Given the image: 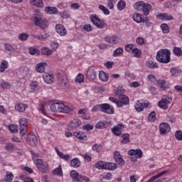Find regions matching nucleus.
I'll return each instance as SVG.
<instances>
[{
    "instance_id": "nucleus-22",
    "label": "nucleus",
    "mask_w": 182,
    "mask_h": 182,
    "mask_svg": "<svg viewBox=\"0 0 182 182\" xmlns=\"http://www.w3.org/2000/svg\"><path fill=\"white\" fill-rule=\"evenodd\" d=\"M45 65H46V63L41 62L37 63L36 65V72L38 73H43V72H45Z\"/></svg>"
},
{
    "instance_id": "nucleus-20",
    "label": "nucleus",
    "mask_w": 182,
    "mask_h": 182,
    "mask_svg": "<svg viewBox=\"0 0 182 182\" xmlns=\"http://www.w3.org/2000/svg\"><path fill=\"white\" fill-rule=\"evenodd\" d=\"M55 150L58 156L60 157V159H63V160H65V161H69V160H70V156H69V154L64 155L63 153L60 152V151H59V149L56 147H55Z\"/></svg>"
},
{
    "instance_id": "nucleus-39",
    "label": "nucleus",
    "mask_w": 182,
    "mask_h": 182,
    "mask_svg": "<svg viewBox=\"0 0 182 182\" xmlns=\"http://www.w3.org/2000/svg\"><path fill=\"white\" fill-rule=\"evenodd\" d=\"M79 173H77V171H71L70 172V177L72 178V180L74 181L79 182Z\"/></svg>"
},
{
    "instance_id": "nucleus-17",
    "label": "nucleus",
    "mask_w": 182,
    "mask_h": 182,
    "mask_svg": "<svg viewBox=\"0 0 182 182\" xmlns=\"http://www.w3.org/2000/svg\"><path fill=\"white\" fill-rule=\"evenodd\" d=\"M43 79L46 83L51 85V83L55 80V77L52 74L45 73L43 75Z\"/></svg>"
},
{
    "instance_id": "nucleus-44",
    "label": "nucleus",
    "mask_w": 182,
    "mask_h": 182,
    "mask_svg": "<svg viewBox=\"0 0 182 182\" xmlns=\"http://www.w3.org/2000/svg\"><path fill=\"white\" fill-rule=\"evenodd\" d=\"M136 48V46L134 44H128L125 46V50L128 53H132L133 50Z\"/></svg>"
},
{
    "instance_id": "nucleus-38",
    "label": "nucleus",
    "mask_w": 182,
    "mask_h": 182,
    "mask_svg": "<svg viewBox=\"0 0 182 182\" xmlns=\"http://www.w3.org/2000/svg\"><path fill=\"white\" fill-rule=\"evenodd\" d=\"M71 167H74L75 168H77V167H80V161L79 159L74 158L71 162Z\"/></svg>"
},
{
    "instance_id": "nucleus-19",
    "label": "nucleus",
    "mask_w": 182,
    "mask_h": 182,
    "mask_svg": "<svg viewBox=\"0 0 182 182\" xmlns=\"http://www.w3.org/2000/svg\"><path fill=\"white\" fill-rule=\"evenodd\" d=\"M135 110L137 112H143L145 107H147V104L143 103V102L138 100L134 105Z\"/></svg>"
},
{
    "instance_id": "nucleus-42",
    "label": "nucleus",
    "mask_w": 182,
    "mask_h": 182,
    "mask_svg": "<svg viewBox=\"0 0 182 182\" xmlns=\"http://www.w3.org/2000/svg\"><path fill=\"white\" fill-rule=\"evenodd\" d=\"M107 122L106 121H102L98 122L96 125L95 127L96 129H106L107 127Z\"/></svg>"
},
{
    "instance_id": "nucleus-64",
    "label": "nucleus",
    "mask_w": 182,
    "mask_h": 182,
    "mask_svg": "<svg viewBox=\"0 0 182 182\" xmlns=\"http://www.w3.org/2000/svg\"><path fill=\"white\" fill-rule=\"evenodd\" d=\"M175 137L176 140L182 141V132L181 131H176L175 132Z\"/></svg>"
},
{
    "instance_id": "nucleus-10",
    "label": "nucleus",
    "mask_w": 182,
    "mask_h": 182,
    "mask_svg": "<svg viewBox=\"0 0 182 182\" xmlns=\"http://www.w3.org/2000/svg\"><path fill=\"white\" fill-rule=\"evenodd\" d=\"M20 123V134L25 136L28 133V119L26 118H21L19 121Z\"/></svg>"
},
{
    "instance_id": "nucleus-6",
    "label": "nucleus",
    "mask_w": 182,
    "mask_h": 182,
    "mask_svg": "<svg viewBox=\"0 0 182 182\" xmlns=\"http://www.w3.org/2000/svg\"><path fill=\"white\" fill-rule=\"evenodd\" d=\"M58 79V85L63 87V89H66L68 86H69V81L68 80V77L66 76V73L63 71L59 72L57 75Z\"/></svg>"
},
{
    "instance_id": "nucleus-14",
    "label": "nucleus",
    "mask_w": 182,
    "mask_h": 182,
    "mask_svg": "<svg viewBox=\"0 0 182 182\" xmlns=\"http://www.w3.org/2000/svg\"><path fill=\"white\" fill-rule=\"evenodd\" d=\"M27 142L30 146H37L38 145V138L35 134H29L27 136Z\"/></svg>"
},
{
    "instance_id": "nucleus-30",
    "label": "nucleus",
    "mask_w": 182,
    "mask_h": 182,
    "mask_svg": "<svg viewBox=\"0 0 182 182\" xmlns=\"http://www.w3.org/2000/svg\"><path fill=\"white\" fill-rule=\"evenodd\" d=\"M9 68V64L6 60H2L0 65V73H4Z\"/></svg>"
},
{
    "instance_id": "nucleus-51",
    "label": "nucleus",
    "mask_w": 182,
    "mask_h": 182,
    "mask_svg": "<svg viewBox=\"0 0 182 182\" xmlns=\"http://www.w3.org/2000/svg\"><path fill=\"white\" fill-rule=\"evenodd\" d=\"M28 38H29V34L26 33H21L18 34V39L23 42L25 41H27Z\"/></svg>"
},
{
    "instance_id": "nucleus-59",
    "label": "nucleus",
    "mask_w": 182,
    "mask_h": 182,
    "mask_svg": "<svg viewBox=\"0 0 182 182\" xmlns=\"http://www.w3.org/2000/svg\"><path fill=\"white\" fill-rule=\"evenodd\" d=\"M171 73L172 76H178V75H180V73H181V71L177 68H171Z\"/></svg>"
},
{
    "instance_id": "nucleus-61",
    "label": "nucleus",
    "mask_w": 182,
    "mask_h": 182,
    "mask_svg": "<svg viewBox=\"0 0 182 182\" xmlns=\"http://www.w3.org/2000/svg\"><path fill=\"white\" fill-rule=\"evenodd\" d=\"M81 29L85 31V32H92V26L90 24H85Z\"/></svg>"
},
{
    "instance_id": "nucleus-57",
    "label": "nucleus",
    "mask_w": 182,
    "mask_h": 182,
    "mask_svg": "<svg viewBox=\"0 0 182 182\" xmlns=\"http://www.w3.org/2000/svg\"><path fill=\"white\" fill-rule=\"evenodd\" d=\"M85 76L82 74L80 73L75 77V82H77V83H82L83 82Z\"/></svg>"
},
{
    "instance_id": "nucleus-34",
    "label": "nucleus",
    "mask_w": 182,
    "mask_h": 182,
    "mask_svg": "<svg viewBox=\"0 0 182 182\" xmlns=\"http://www.w3.org/2000/svg\"><path fill=\"white\" fill-rule=\"evenodd\" d=\"M130 143V134H122V140L121 141V144H127Z\"/></svg>"
},
{
    "instance_id": "nucleus-7",
    "label": "nucleus",
    "mask_w": 182,
    "mask_h": 182,
    "mask_svg": "<svg viewBox=\"0 0 182 182\" xmlns=\"http://www.w3.org/2000/svg\"><path fill=\"white\" fill-rule=\"evenodd\" d=\"M173 102V99L168 95H164L161 100L159 102L158 106L163 110H167L168 109V105Z\"/></svg>"
},
{
    "instance_id": "nucleus-16",
    "label": "nucleus",
    "mask_w": 182,
    "mask_h": 182,
    "mask_svg": "<svg viewBox=\"0 0 182 182\" xmlns=\"http://www.w3.org/2000/svg\"><path fill=\"white\" fill-rule=\"evenodd\" d=\"M171 128L170 127V125L164 122L159 125V131L161 134H166V133H168Z\"/></svg>"
},
{
    "instance_id": "nucleus-32",
    "label": "nucleus",
    "mask_w": 182,
    "mask_h": 182,
    "mask_svg": "<svg viewBox=\"0 0 182 182\" xmlns=\"http://www.w3.org/2000/svg\"><path fill=\"white\" fill-rule=\"evenodd\" d=\"M99 77L102 82H107L109 80V75L105 73V71H100Z\"/></svg>"
},
{
    "instance_id": "nucleus-4",
    "label": "nucleus",
    "mask_w": 182,
    "mask_h": 182,
    "mask_svg": "<svg viewBox=\"0 0 182 182\" xmlns=\"http://www.w3.org/2000/svg\"><path fill=\"white\" fill-rule=\"evenodd\" d=\"M170 55V50L167 49H161L156 53V60L157 62H159V63H169L171 60Z\"/></svg>"
},
{
    "instance_id": "nucleus-5",
    "label": "nucleus",
    "mask_w": 182,
    "mask_h": 182,
    "mask_svg": "<svg viewBox=\"0 0 182 182\" xmlns=\"http://www.w3.org/2000/svg\"><path fill=\"white\" fill-rule=\"evenodd\" d=\"M123 93H124V90L117 88V95H118L119 99L117 107H123V106L127 105L129 103V97L123 95Z\"/></svg>"
},
{
    "instance_id": "nucleus-58",
    "label": "nucleus",
    "mask_w": 182,
    "mask_h": 182,
    "mask_svg": "<svg viewBox=\"0 0 182 182\" xmlns=\"http://www.w3.org/2000/svg\"><path fill=\"white\" fill-rule=\"evenodd\" d=\"M101 178L103 180H112V173H107L100 175Z\"/></svg>"
},
{
    "instance_id": "nucleus-18",
    "label": "nucleus",
    "mask_w": 182,
    "mask_h": 182,
    "mask_svg": "<svg viewBox=\"0 0 182 182\" xmlns=\"http://www.w3.org/2000/svg\"><path fill=\"white\" fill-rule=\"evenodd\" d=\"M44 11L48 15H57L59 12L58 8L55 6H46Z\"/></svg>"
},
{
    "instance_id": "nucleus-15",
    "label": "nucleus",
    "mask_w": 182,
    "mask_h": 182,
    "mask_svg": "<svg viewBox=\"0 0 182 182\" xmlns=\"http://www.w3.org/2000/svg\"><path fill=\"white\" fill-rule=\"evenodd\" d=\"M123 129H124V124H118L112 129V133H114V134H115V136H120L122 134V130H123Z\"/></svg>"
},
{
    "instance_id": "nucleus-29",
    "label": "nucleus",
    "mask_w": 182,
    "mask_h": 182,
    "mask_svg": "<svg viewBox=\"0 0 182 182\" xmlns=\"http://www.w3.org/2000/svg\"><path fill=\"white\" fill-rule=\"evenodd\" d=\"M31 5L33 6H36L37 8L43 7V0H30Z\"/></svg>"
},
{
    "instance_id": "nucleus-46",
    "label": "nucleus",
    "mask_w": 182,
    "mask_h": 182,
    "mask_svg": "<svg viewBox=\"0 0 182 182\" xmlns=\"http://www.w3.org/2000/svg\"><path fill=\"white\" fill-rule=\"evenodd\" d=\"M131 53L134 55V58H140V56H141V50L137 48V47H135Z\"/></svg>"
},
{
    "instance_id": "nucleus-31",
    "label": "nucleus",
    "mask_w": 182,
    "mask_h": 182,
    "mask_svg": "<svg viewBox=\"0 0 182 182\" xmlns=\"http://www.w3.org/2000/svg\"><path fill=\"white\" fill-rule=\"evenodd\" d=\"M146 66H147L149 69H157L159 68L157 63L154 62L153 60L146 61Z\"/></svg>"
},
{
    "instance_id": "nucleus-24",
    "label": "nucleus",
    "mask_w": 182,
    "mask_h": 182,
    "mask_svg": "<svg viewBox=\"0 0 182 182\" xmlns=\"http://www.w3.org/2000/svg\"><path fill=\"white\" fill-rule=\"evenodd\" d=\"M28 107V105L26 104L23 103H19L16 105H15V109L17 112H19V113H22L26 110V108Z\"/></svg>"
},
{
    "instance_id": "nucleus-12",
    "label": "nucleus",
    "mask_w": 182,
    "mask_h": 182,
    "mask_svg": "<svg viewBox=\"0 0 182 182\" xmlns=\"http://www.w3.org/2000/svg\"><path fill=\"white\" fill-rule=\"evenodd\" d=\"M114 156V159L116 161V163H117V164H119V166H124V160H123V159L122 158V155H120V152L115 151H114L113 154Z\"/></svg>"
},
{
    "instance_id": "nucleus-53",
    "label": "nucleus",
    "mask_w": 182,
    "mask_h": 182,
    "mask_svg": "<svg viewBox=\"0 0 182 182\" xmlns=\"http://www.w3.org/2000/svg\"><path fill=\"white\" fill-rule=\"evenodd\" d=\"M33 38L38 39V41H46V39H48V34H41L39 36L33 35Z\"/></svg>"
},
{
    "instance_id": "nucleus-28",
    "label": "nucleus",
    "mask_w": 182,
    "mask_h": 182,
    "mask_svg": "<svg viewBox=\"0 0 182 182\" xmlns=\"http://www.w3.org/2000/svg\"><path fill=\"white\" fill-rule=\"evenodd\" d=\"M150 10H151V5L144 3L141 11L145 16L150 14Z\"/></svg>"
},
{
    "instance_id": "nucleus-43",
    "label": "nucleus",
    "mask_w": 182,
    "mask_h": 182,
    "mask_svg": "<svg viewBox=\"0 0 182 182\" xmlns=\"http://www.w3.org/2000/svg\"><path fill=\"white\" fill-rule=\"evenodd\" d=\"M53 174L55 176H59L60 177H62V176L63 175L62 172V165H60L58 168L54 169Z\"/></svg>"
},
{
    "instance_id": "nucleus-13",
    "label": "nucleus",
    "mask_w": 182,
    "mask_h": 182,
    "mask_svg": "<svg viewBox=\"0 0 182 182\" xmlns=\"http://www.w3.org/2000/svg\"><path fill=\"white\" fill-rule=\"evenodd\" d=\"M55 31L60 36H66L68 33L66 28L62 24H57L55 26Z\"/></svg>"
},
{
    "instance_id": "nucleus-27",
    "label": "nucleus",
    "mask_w": 182,
    "mask_h": 182,
    "mask_svg": "<svg viewBox=\"0 0 182 182\" xmlns=\"http://www.w3.org/2000/svg\"><path fill=\"white\" fill-rule=\"evenodd\" d=\"M82 124V122L79 119H74L70 123V127L72 129H76Z\"/></svg>"
},
{
    "instance_id": "nucleus-55",
    "label": "nucleus",
    "mask_w": 182,
    "mask_h": 182,
    "mask_svg": "<svg viewBox=\"0 0 182 182\" xmlns=\"http://www.w3.org/2000/svg\"><path fill=\"white\" fill-rule=\"evenodd\" d=\"M123 53V49L122 48H118L116 50H114L112 56H120Z\"/></svg>"
},
{
    "instance_id": "nucleus-8",
    "label": "nucleus",
    "mask_w": 182,
    "mask_h": 182,
    "mask_svg": "<svg viewBox=\"0 0 182 182\" xmlns=\"http://www.w3.org/2000/svg\"><path fill=\"white\" fill-rule=\"evenodd\" d=\"M129 156H132L131 161L133 162L137 161V159H141L143 157V151L141 149H130L128 151Z\"/></svg>"
},
{
    "instance_id": "nucleus-48",
    "label": "nucleus",
    "mask_w": 182,
    "mask_h": 182,
    "mask_svg": "<svg viewBox=\"0 0 182 182\" xmlns=\"http://www.w3.org/2000/svg\"><path fill=\"white\" fill-rule=\"evenodd\" d=\"M5 181L6 182H11L14 180V173H12L10 171H7L6 173V178H5Z\"/></svg>"
},
{
    "instance_id": "nucleus-37",
    "label": "nucleus",
    "mask_w": 182,
    "mask_h": 182,
    "mask_svg": "<svg viewBox=\"0 0 182 182\" xmlns=\"http://www.w3.org/2000/svg\"><path fill=\"white\" fill-rule=\"evenodd\" d=\"M105 41L107 43H111L112 45H115L118 42L117 36L107 37Z\"/></svg>"
},
{
    "instance_id": "nucleus-23",
    "label": "nucleus",
    "mask_w": 182,
    "mask_h": 182,
    "mask_svg": "<svg viewBox=\"0 0 182 182\" xmlns=\"http://www.w3.org/2000/svg\"><path fill=\"white\" fill-rule=\"evenodd\" d=\"M86 76L90 80H95L96 79V71L93 69H90L87 71Z\"/></svg>"
},
{
    "instance_id": "nucleus-49",
    "label": "nucleus",
    "mask_w": 182,
    "mask_h": 182,
    "mask_svg": "<svg viewBox=\"0 0 182 182\" xmlns=\"http://www.w3.org/2000/svg\"><path fill=\"white\" fill-rule=\"evenodd\" d=\"M119 0H107V6L109 9H114V4Z\"/></svg>"
},
{
    "instance_id": "nucleus-3",
    "label": "nucleus",
    "mask_w": 182,
    "mask_h": 182,
    "mask_svg": "<svg viewBox=\"0 0 182 182\" xmlns=\"http://www.w3.org/2000/svg\"><path fill=\"white\" fill-rule=\"evenodd\" d=\"M33 19L36 26L41 28V29H48V26H49L48 19L45 18L42 14L38 12L34 15Z\"/></svg>"
},
{
    "instance_id": "nucleus-41",
    "label": "nucleus",
    "mask_w": 182,
    "mask_h": 182,
    "mask_svg": "<svg viewBox=\"0 0 182 182\" xmlns=\"http://www.w3.org/2000/svg\"><path fill=\"white\" fill-rule=\"evenodd\" d=\"M144 4L145 3L144 1H138L135 3L134 8L136 11H141L143 9V6H144Z\"/></svg>"
},
{
    "instance_id": "nucleus-47",
    "label": "nucleus",
    "mask_w": 182,
    "mask_h": 182,
    "mask_svg": "<svg viewBox=\"0 0 182 182\" xmlns=\"http://www.w3.org/2000/svg\"><path fill=\"white\" fill-rule=\"evenodd\" d=\"M99 9L103 12L105 15H110V11H109V9H107L106 6H105L102 4H100L98 6Z\"/></svg>"
},
{
    "instance_id": "nucleus-52",
    "label": "nucleus",
    "mask_w": 182,
    "mask_h": 182,
    "mask_svg": "<svg viewBox=\"0 0 182 182\" xmlns=\"http://www.w3.org/2000/svg\"><path fill=\"white\" fill-rule=\"evenodd\" d=\"M124 8H126V2L123 0H120L117 4L118 11H123Z\"/></svg>"
},
{
    "instance_id": "nucleus-63",
    "label": "nucleus",
    "mask_w": 182,
    "mask_h": 182,
    "mask_svg": "<svg viewBox=\"0 0 182 182\" xmlns=\"http://www.w3.org/2000/svg\"><path fill=\"white\" fill-rule=\"evenodd\" d=\"M149 122H154L156 120V112H152L149 114L148 117Z\"/></svg>"
},
{
    "instance_id": "nucleus-45",
    "label": "nucleus",
    "mask_w": 182,
    "mask_h": 182,
    "mask_svg": "<svg viewBox=\"0 0 182 182\" xmlns=\"http://www.w3.org/2000/svg\"><path fill=\"white\" fill-rule=\"evenodd\" d=\"M60 16L63 18V19H68L70 16V13L68 10H64L59 13Z\"/></svg>"
},
{
    "instance_id": "nucleus-50",
    "label": "nucleus",
    "mask_w": 182,
    "mask_h": 182,
    "mask_svg": "<svg viewBox=\"0 0 182 182\" xmlns=\"http://www.w3.org/2000/svg\"><path fill=\"white\" fill-rule=\"evenodd\" d=\"M28 53L30 55H39L41 53V50L35 48L34 47H30L28 48Z\"/></svg>"
},
{
    "instance_id": "nucleus-54",
    "label": "nucleus",
    "mask_w": 182,
    "mask_h": 182,
    "mask_svg": "<svg viewBox=\"0 0 182 182\" xmlns=\"http://www.w3.org/2000/svg\"><path fill=\"white\" fill-rule=\"evenodd\" d=\"M116 168H117V164L107 162V170H116Z\"/></svg>"
},
{
    "instance_id": "nucleus-2",
    "label": "nucleus",
    "mask_w": 182,
    "mask_h": 182,
    "mask_svg": "<svg viewBox=\"0 0 182 182\" xmlns=\"http://www.w3.org/2000/svg\"><path fill=\"white\" fill-rule=\"evenodd\" d=\"M50 110L58 113H69L73 114V109L65 105L63 102H55L50 105Z\"/></svg>"
},
{
    "instance_id": "nucleus-35",
    "label": "nucleus",
    "mask_w": 182,
    "mask_h": 182,
    "mask_svg": "<svg viewBox=\"0 0 182 182\" xmlns=\"http://www.w3.org/2000/svg\"><path fill=\"white\" fill-rule=\"evenodd\" d=\"M158 85L160 88L162 89V90H166V89H168L170 87V86H168V85H167V83L166 82V80H159L158 81Z\"/></svg>"
},
{
    "instance_id": "nucleus-25",
    "label": "nucleus",
    "mask_w": 182,
    "mask_h": 182,
    "mask_svg": "<svg viewBox=\"0 0 182 182\" xmlns=\"http://www.w3.org/2000/svg\"><path fill=\"white\" fill-rule=\"evenodd\" d=\"M73 136L80 140H87V136L83 132H75L73 133Z\"/></svg>"
},
{
    "instance_id": "nucleus-62",
    "label": "nucleus",
    "mask_w": 182,
    "mask_h": 182,
    "mask_svg": "<svg viewBox=\"0 0 182 182\" xmlns=\"http://www.w3.org/2000/svg\"><path fill=\"white\" fill-rule=\"evenodd\" d=\"M92 112H102V104L94 105L92 108Z\"/></svg>"
},
{
    "instance_id": "nucleus-36",
    "label": "nucleus",
    "mask_w": 182,
    "mask_h": 182,
    "mask_svg": "<svg viewBox=\"0 0 182 182\" xmlns=\"http://www.w3.org/2000/svg\"><path fill=\"white\" fill-rule=\"evenodd\" d=\"M40 52H41V55H45L46 56H50V55H52V53H53L52 50H50L46 47H43V48H41Z\"/></svg>"
},
{
    "instance_id": "nucleus-21",
    "label": "nucleus",
    "mask_w": 182,
    "mask_h": 182,
    "mask_svg": "<svg viewBox=\"0 0 182 182\" xmlns=\"http://www.w3.org/2000/svg\"><path fill=\"white\" fill-rule=\"evenodd\" d=\"M157 18H159V19H161L162 21H173V16L166 13L158 14Z\"/></svg>"
},
{
    "instance_id": "nucleus-26",
    "label": "nucleus",
    "mask_w": 182,
    "mask_h": 182,
    "mask_svg": "<svg viewBox=\"0 0 182 182\" xmlns=\"http://www.w3.org/2000/svg\"><path fill=\"white\" fill-rule=\"evenodd\" d=\"M95 167H96V168H98L99 170H107V162L100 161L96 163Z\"/></svg>"
},
{
    "instance_id": "nucleus-11",
    "label": "nucleus",
    "mask_w": 182,
    "mask_h": 182,
    "mask_svg": "<svg viewBox=\"0 0 182 182\" xmlns=\"http://www.w3.org/2000/svg\"><path fill=\"white\" fill-rule=\"evenodd\" d=\"M101 112L107 114H114V108L107 103L101 104Z\"/></svg>"
},
{
    "instance_id": "nucleus-33",
    "label": "nucleus",
    "mask_w": 182,
    "mask_h": 182,
    "mask_svg": "<svg viewBox=\"0 0 182 182\" xmlns=\"http://www.w3.org/2000/svg\"><path fill=\"white\" fill-rule=\"evenodd\" d=\"M36 90H39V84L36 81H33L30 84V91L36 92Z\"/></svg>"
},
{
    "instance_id": "nucleus-9",
    "label": "nucleus",
    "mask_w": 182,
    "mask_h": 182,
    "mask_svg": "<svg viewBox=\"0 0 182 182\" xmlns=\"http://www.w3.org/2000/svg\"><path fill=\"white\" fill-rule=\"evenodd\" d=\"M90 19L92 22V23L96 26L98 29H102L105 27V23L103 21H100V18L97 15L92 14L90 16Z\"/></svg>"
},
{
    "instance_id": "nucleus-40",
    "label": "nucleus",
    "mask_w": 182,
    "mask_h": 182,
    "mask_svg": "<svg viewBox=\"0 0 182 182\" xmlns=\"http://www.w3.org/2000/svg\"><path fill=\"white\" fill-rule=\"evenodd\" d=\"M142 18V15L139 13H136L133 16V19L136 23H141Z\"/></svg>"
},
{
    "instance_id": "nucleus-60",
    "label": "nucleus",
    "mask_w": 182,
    "mask_h": 182,
    "mask_svg": "<svg viewBox=\"0 0 182 182\" xmlns=\"http://www.w3.org/2000/svg\"><path fill=\"white\" fill-rule=\"evenodd\" d=\"M4 48L5 50H7L8 52H15V48H14L11 44H5Z\"/></svg>"
},
{
    "instance_id": "nucleus-1",
    "label": "nucleus",
    "mask_w": 182,
    "mask_h": 182,
    "mask_svg": "<svg viewBox=\"0 0 182 182\" xmlns=\"http://www.w3.org/2000/svg\"><path fill=\"white\" fill-rule=\"evenodd\" d=\"M39 154H33V160L37 168H38L39 171L43 173V174L49 173V165L46 163V161L39 159Z\"/></svg>"
},
{
    "instance_id": "nucleus-56",
    "label": "nucleus",
    "mask_w": 182,
    "mask_h": 182,
    "mask_svg": "<svg viewBox=\"0 0 182 182\" xmlns=\"http://www.w3.org/2000/svg\"><path fill=\"white\" fill-rule=\"evenodd\" d=\"M161 29H162V32L164 33H168V32H170V28H168V26L166 23L161 25Z\"/></svg>"
}]
</instances>
